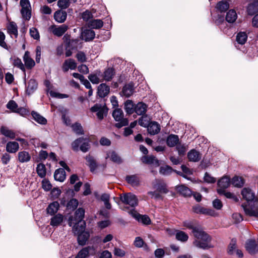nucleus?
<instances>
[{
  "instance_id": "obj_56",
  "label": "nucleus",
  "mask_w": 258,
  "mask_h": 258,
  "mask_svg": "<svg viewBox=\"0 0 258 258\" xmlns=\"http://www.w3.org/2000/svg\"><path fill=\"white\" fill-rule=\"evenodd\" d=\"M138 123L142 126L147 127L149 123L148 116L147 115H142L139 119Z\"/></svg>"
},
{
  "instance_id": "obj_59",
  "label": "nucleus",
  "mask_w": 258,
  "mask_h": 258,
  "mask_svg": "<svg viewBox=\"0 0 258 258\" xmlns=\"http://www.w3.org/2000/svg\"><path fill=\"white\" fill-rule=\"evenodd\" d=\"M16 113L22 116L26 117L30 114V111L26 108L21 107L18 108Z\"/></svg>"
},
{
  "instance_id": "obj_33",
  "label": "nucleus",
  "mask_w": 258,
  "mask_h": 258,
  "mask_svg": "<svg viewBox=\"0 0 258 258\" xmlns=\"http://www.w3.org/2000/svg\"><path fill=\"white\" fill-rule=\"evenodd\" d=\"M103 25V21L100 19H93L89 21L88 23V27L91 29H100Z\"/></svg>"
},
{
  "instance_id": "obj_55",
  "label": "nucleus",
  "mask_w": 258,
  "mask_h": 258,
  "mask_svg": "<svg viewBox=\"0 0 258 258\" xmlns=\"http://www.w3.org/2000/svg\"><path fill=\"white\" fill-rule=\"evenodd\" d=\"M176 149L179 156L184 155L187 151L186 147L183 144H177Z\"/></svg>"
},
{
  "instance_id": "obj_19",
  "label": "nucleus",
  "mask_w": 258,
  "mask_h": 258,
  "mask_svg": "<svg viewBox=\"0 0 258 258\" xmlns=\"http://www.w3.org/2000/svg\"><path fill=\"white\" fill-rule=\"evenodd\" d=\"M95 36V32L91 29H86L81 33L82 39L86 42L92 41L94 38Z\"/></svg>"
},
{
  "instance_id": "obj_31",
  "label": "nucleus",
  "mask_w": 258,
  "mask_h": 258,
  "mask_svg": "<svg viewBox=\"0 0 258 258\" xmlns=\"http://www.w3.org/2000/svg\"><path fill=\"white\" fill-rule=\"evenodd\" d=\"M33 118L38 123L41 124H46L47 123V119L41 115L37 112L32 111L31 113Z\"/></svg>"
},
{
  "instance_id": "obj_2",
  "label": "nucleus",
  "mask_w": 258,
  "mask_h": 258,
  "mask_svg": "<svg viewBox=\"0 0 258 258\" xmlns=\"http://www.w3.org/2000/svg\"><path fill=\"white\" fill-rule=\"evenodd\" d=\"M241 195L246 204L241 205L246 215L258 217V200H255V194L249 188H244Z\"/></svg>"
},
{
  "instance_id": "obj_20",
  "label": "nucleus",
  "mask_w": 258,
  "mask_h": 258,
  "mask_svg": "<svg viewBox=\"0 0 258 258\" xmlns=\"http://www.w3.org/2000/svg\"><path fill=\"white\" fill-rule=\"evenodd\" d=\"M31 158V155L27 151H22L18 153V160L20 163L28 162L30 161Z\"/></svg>"
},
{
  "instance_id": "obj_36",
  "label": "nucleus",
  "mask_w": 258,
  "mask_h": 258,
  "mask_svg": "<svg viewBox=\"0 0 258 258\" xmlns=\"http://www.w3.org/2000/svg\"><path fill=\"white\" fill-rule=\"evenodd\" d=\"M86 160L88 162V165L92 172L95 171L97 167V164L94 158L90 155L86 157Z\"/></svg>"
},
{
  "instance_id": "obj_15",
  "label": "nucleus",
  "mask_w": 258,
  "mask_h": 258,
  "mask_svg": "<svg viewBox=\"0 0 258 258\" xmlns=\"http://www.w3.org/2000/svg\"><path fill=\"white\" fill-rule=\"evenodd\" d=\"M147 127L149 134L151 135H156L160 131V125L156 121L150 122Z\"/></svg>"
},
{
  "instance_id": "obj_40",
  "label": "nucleus",
  "mask_w": 258,
  "mask_h": 258,
  "mask_svg": "<svg viewBox=\"0 0 258 258\" xmlns=\"http://www.w3.org/2000/svg\"><path fill=\"white\" fill-rule=\"evenodd\" d=\"M237 18L236 11L234 10H229L226 14L225 19L230 23H234Z\"/></svg>"
},
{
  "instance_id": "obj_47",
  "label": "nucleus",
  "mask_w": 258,
  "mask_h": 258,
  "mask_svg": "<svg viewBox=\"0 0 258 258\" xmlns=\"http://www.w3.org/2000/svg\"><path fill=\"white\" fill-rule=\"evenodd\" d=\"M72 128L74 133L78 135H82L84 134V131L81 124L80 123L76 122L73 124Z\"/></svg>"
},
{
  "instance_id": "obj_41",
  "label": "nucleus",
  "mask_w": 258,
  "mask_h": 258,
  "mask_svg": "<svg viewBox=\"0 0 258 258\" xmlns=\"http://www.w3.org/2000/svg\"><path fill=\"white\" fill-rule=\"evenodd\" d=\"M135 105L131 100H127L124 103V110L128 114H132L135 111Z\"/></svg>"
},
{
  "instance_id": "obj_57",
  "label": "nucleus",
  "mask_w": 258,
  "mask_h": 258,
  "mask_svg": "<svg viewBox=\"0 0 258 258\" xmlns=\"http://www.w3.org/2000/svg\"><path fill=\"white\" fill-rule=\"evenodd\" d=\"M78 201L75 199H71L67 204V207L69 209L73 210L76 209L78 206Z\"/></svg>"
},
{
  "instance_id": "obj_25",
  "label": "nucleus",
  "mask_w": 258,
  "mask_h": 258,
  "mask_svg": "<svg viewBox=\"0 0 258 258\" xmlns=\"http://www.w3.org/2000/svg\"><path fill=\"white\" fill-rule=\"evenodd\" d=\"M54 178L55 180L62 182L66 178V174L64 170L62 168L56 169L54 173Z\"/></svg>"
},
{
  "instance_id": "obj_7",
  "label": "nucleus",
  "mask_w": 258,
  "mask_h": 258,
  "mask_svg": "<svg viewBox=\"0 0 258 258\" xmlns=\"http://www.w3.org/2000/svg\"><path fill=\"white\" fill-rule=\"evenodd\" d=\"M120 200L124 204L129 205L132 208V209H134L138 204V200L136 196L131 192L121 195Z\"/></svg>"
},
{
  "instance_id": "obj_24",
  "label": "nucleus",
  "mask_w": 258,
  "mask_h": 258,
  "mask_svg": "<svg viewBox=\"0 0 258 258\" xmlns=\"http://www.w3.org/2000/svg\"><path fill=\"white\" fill-rule=\"evenodd\" d=\"M153 186L160 192L167 194L168 192L166 184L159 180L156 179V183Z\"/></svg>"
},
{
  "instance_id": "obj_46",
  "label": "nucleus",
  "mask_w": 258,
  "mask_h": 258,
  "mask_svg": "<svg viewBox=\"0 0 258 258\" xmlns=\"http://www.w3.org/2000/svg\"><path fill=\"white\" fill-rule=\"evenodd\" d=\"M175 237L177 240L181 242H185L188 239V235L182 231H178L175 234Z\"/></svg>"
},
{
  "instance_id": "obj_45",
  "label": "nucleus",
  "mask_w": 258,
  "mask_h": 258,
  "mask_svg": "<svg viewBox=\"0 0 258 258\" xmlns=\"http://www.w3.org/2000/svg\"><path fill=\"white\" fill-rule=\"evenodd\" d=\"M231 183L235 187H241L244 184V181L242 177L236 176L232 178Z\"/></svg>"
},
{
  "instance_id": "obj_44",
  "label": "nucleus",
  "mask_w": 258,
  "mask_h": 258,
  "mask_svg": "<svg viewBox=\"0 0 258 258\" xmlns=\"http://www.w3.org/2000/svg\"><path fill=\"white\" fill-rule=\"evenodd\" d=\"M247 39V35L244 32H240L236 35V41L240 44H244Z\"/></svg>"
},
{
  "instance_id": "obj_50",
  "label": "nucleus",
  "mask_w": 258,
  "mask_h": 258,
  "mask_svg": "<svg viewBox=\"0 0 258 258\" xmlns=\"http://www.w3.org/2000/svg\"><path fill=\"white\" fill-rule=\"evenodd\" d=\"M108 112V108L105 106H103L100 110L98 111L96 115L98 118L101 120L103 119L104 116H106Z\"/></svg>"
},
{
  "instance_id": "obj_62",
  "label": "nucleus",
  "mask_w": 258,
  "mask_h": 258,
  "mask_svg": "<svg viewBox=\"0 0 258 258\" xmlns=\"http://www.w3.org/2000/svg\"><path fill=\"white\" fill-rule=\"evenodd\" d=\"M42 186L43 189L45 191H49L52 187V185L50 182L46 179L42 180Z\"/></svg>"
},
{
  "instance_id": "obj_39",
  "label": "nucleus",
  "mask_w": 258,
  "mask_h": 258,
  "mask_svg": "<svg viewBox=\"0 0 258 258\" xmlns=\"http://www.w3.org/2000/svg\"><path fill=\"white\" fill-rule=\"evenodd\" d=\"M110 158V160L116 163L120 164L122 162L121 158L114 151H111L107 153L106 159Z\"/></svg>"
},
{
  "instance_id": "obj_1",
  "label": "nucleus",
  "mask_w": 258,
  "mask_h": 258,
  "mask_svg": "<svg viewBox=\"0 0 258 258\" xmlns=\"http://www.w3.org/2000/svg\"><path fill=\"white\" fill-rule=\"evenodd\" d=\"M183 226L191 230V232L195 237L193 244L197 247L203 249L212 248L211 244L212 237L205 232L195 220H186L183 222Z\"/></svg>"
},
{
  "instance_id": "obj_58",
  "label": "nucleus",
  "mask_w": 258,
  "mask_h": 258,
  "mask_svg": "<svg viewBox=\"0 0 258 258\" xmlns=\"http://www.w3.org/2000/svg\"><path fill=\"white\" fill-rule=\"evenodd\" d=\"M257 8L255 7V5L254 3L250 4L248 5L247 8V14L249 15H254L256 12Z\"/></svg>"
},
{
  "instance_id": "obj_42",
  "label": "nucleus",
  "mask_w": 258,
  "mask_h": 258,
  "mask_svg": "<svg viewBox=\"0 0 258 258\" xmlns=\"http://www.w3.org/2000/svg\"><path fill=\"white\" fill-rule=\"evenodd\" d=\"M36 172L41 178H44L46 176V169L44 164L39 163L37 165Z\"/></svg>"
},
{
  "instance_id": "obj_9",
  "label": "nucleus",
  "mask_w": 258,
  "mask_h": 258,
  "mask_svg": "<svg viewBox=\"0 0 258 258\" xmlns=\"http://www.w3.org/2000/svg\"><path fill=\"white\" fill-rule=\"evenodd\" d=\"M38 84L34 79H30L26 84L25 82L26 94L30 95L33 94L37 89Z\"/></svg>"
},
{
  "instance_id": "obj_10",
  "label": "nucleus",
  "mask_w": 258,
  "mask_h": 258,
  "mask_svg": "<svg viewBox=\"0 0 258 258\" xmlns=\"http://www.w3.org/2000/svg\"><path fill=\"white\" fill-rule=\"evenodd\" d=\"M94 250L95 249L93 246L85 247L79 251L75 258H86L90 254H93Z\"/></svg>"
},
{
  "instance_id": "obj_23",
  "label": "nucleus",
  "mask_w": 258,
  "mask_h": 258,
  "mask_svg": "<svg viewBox=\"0 0 258 258\" xmlns=\"http://www.w3.org/2000/svg\"><path fill=\"white\" fill-rule=\"evenodd\" d=\"M187 157L190 161L198 162L201 159V154L196 150L192 149L187 153Z\"/></svg>"
},
{
  "instance_id": "obj_60",
  "label": "nucleus",
  "mask_w": 258,
  "mask_h": 258,
  "mask_svg": "<svg viewBox=\"0 0 258 258\" xmlns=\"http://www.w3.org/2000/svg\"><path fill=\"white\" fill-rule=\"evenodd\" d=\"M204 214L206 215H210L212 216H215L217 215L215 211L211 209H208L203 207L200 214Z\"/></svg>"
},
{
  "instance_id": "obj_13",
  "label": "nucleus",
  "mask_w": 258,
  "mask_h": 258,
  "mask_svg": "<svg viewBox=\"0 0 258 258\" xmlns=\"http://www.w3.org/2000/svg\"><path fill=\"white\" fill-rule=\"evenodd\" d=\"M134 91V84L133 82H130L123 86L121 94V95L126 97H129L133 94Z\"/></svg>"
},
{
  "instance_id": "obj_63",
  "label": "nucleus",
  "mask_w": 258,
  "mask_h": 258,
  "mask_svg": "<svg viewBox=\"0 0 258 258\" xmlns=\"http://www.w3.org/2000/svg\"><path fill=\"white\" fill-rule=\"evenodd\" d=\"M76 58L81 62H84L86 61V54L83 51H78L76 54Z\"/></svg>"
},
{
  "instance_id": "obj_29",
  "label": "nucleus",
  "mask_w": 258,
  "mask_h": 258,
  "mask_svg": "<svg viewBox=\"0 0 258 258\" xmlns=\"http://www.w3.org/2000/svg\"><path fill=\"white\" fill-rule=\"evenodd\" d=\"M147 106L143 102H139L135 106V111L138 115H143L147 111Z\"/></svg>"
},
{
  "instance_id": "obj_27",
  "label": "nucleus",
  "mask_w": 258,
  "mask_h": 258,
  "mask_svg": "<svg viewBox=\"0 0 258 258\" xmlns=\"http://www.w3.org/2000/svg\"><path fill=\"white\" fill-rule=\"evenodd\" d=\"M115 71L113 67L106 69L103 72L104 80L105 81H110L115 75Z\"/></svg>"
},
{
  "instance_id": "obj_14",
  "label": "nucleus",
  "mask_w": 258,
  "mask_h": 258,
  "mask_svg": "<svg viewBox=\"0 0 258 258\" xmlns=\"http://www.w3.org/2000/svg\"><path fill=\"white\" fill-rule=\"evenodd\" d=\"M19 145L16 141H9L6 145V150L9 153L14 154L18 152Z\"/></svg>"
},
{
  "instance_id": "obj_3",
  "label": "nucleus",
  "mask_w": 258,
  "mask_h": 258,
  "mask_svg": "<svg viewBox=\"0 0 258 258\" xmlns=\"http://www.w3.org/2000/svg\"><path fill=\"white\" fill-rule=\"evenodd\" d=\"M84 215V209L79 208L76 211L74 216L70 218L69 224L71 226L74 224L73 230L76 233L85 229L86 223L83 220Z\"/></svg>"
},
{
  "instance_id": "obj_43",
  "label": "nucleus",
  "mask_w": 258,
  "mask_h": 258,
  "mask_svg": "<svg viewBox=\"0 0 258 258\" xmlns=\"http://www.w3.org/2000/svg\"><path fill=\"white\" fill-rule=\"evenodd\" d=\"M216 8L220 12H225L229 9V4L227 2L222 1L217 3Z\"/></svg>"
},
{
  "instance_id": "obj_30",
  "label": "nucleus",
  "mask_w": 258,
  "mask_h": 258,
  "mask_svg": "<svg viewBox=\"0 0 258 258\" xmlns=\"http://www.w3.org/2000/svg\"><path fill=\"white\" fill-rule=\"evenodd\" d=\"M246 250L250 254H254L256 251L257 246L255 241L254 240H249L245 245Z\"/></svg>"
},
{
  "instance_id": "obj_37",
  "label": "nucleus",
  "mask_w": 258,
  "mask_h": 258,
  "mask_svg": "<svg viewBox=\"0 0 258 258\" xmlns=\"http://www.w3.org/2000/svg\"><path fill=\"white\" fill-rule=\"evenodd\" d=\"M125 180L128 183L132 186H137L140 183L139 178L136 175H127L125 177Z\"/></svg>"
},
{
  "instance_id": "obj_51",
  "label": "nucleus",
  "mask_w": 258,
  "mask_h": 258,
  "mask_svg": "<svg viewBox=\"0 0 258 258\" xmlns=\"http://www.w3.org/2000/svg\"><path fill=\"white\" fill-rule=\"evenodd\" d=\"M173 171L172 168L166 165L165 166H161L160 168L159 172L161 174L164 175H169L172 173Z\"/></svg>"
},
{
  "instance_id": "obj_6",
  "label": "nucleus",
  "mask_w": 258,
  "mask_h": 258,
  "mask_svg": "<svg viewBox=\"0 0 258 258\" xmlns=\"http://www.w3.org/2000/svg\"><path fill=\"white\" fill-rule=\"evenodd\" d=\"M79 146L80 150L83 152H88L90 148L89 139L83 137L79 138L72 144V149L74 151H79Z\"/></svg>"
},
{
  "instance_id": "obj_18",
  "label": "nucleus",
  "mask_w": 258,
  "mask_h": 258,
  "mask_svg": "<svg viewBox=\"0 0 258 258\" xmlns=\"http://www.w3.org/2000/svg\"><path fill=\"white\" fill-rule=\"evenodd\" d=\"M109 87L105 84L102 83L98 87L97 93L101 98H104L106 96L109 94Z\"/></svg>"
},
{
  "instance_id": "obj_48",
  "label": "nucleus",
  "mask_w": 258,
  "mask_h": 258,
  "mask_svg": "<svg viewBox=\"0 0 258 258\" xmlns=\"http://www.w3.org/2000/svg\"><path fill=\"white\" fill-rule=\"evenodd\" d=\"M21 13L23 19L25 20H29L31 17V8L21 9Z\"/></svg>"
},
{
  "instance_id": "obj_17",
  "label": "nucleus",
  "mask_w": 258,
  "mask_h": 258,
  "mask_svg": "<svg viewBox=\"0 0 258 258\" xmlns=\"http://www.w3.org/2000/svg\"><path fill=\"white\" fill-rule=\"evenodd\" d=\"M67 17L66 12L61 10H57L54 13V20L59 23L64 22L67 19Z\"/></svg>"
},
{
  "instance_id": "obj_26",
  "label": "nucleus",
  "mask_w": 258,
  "mask_h": 258,
  "mask_svg": "<svg viewBox=\"0 0 258 258\" xmlns=\"http://www.w3.org/2000/svg\"><path fill=\"white\" fill-rule=\"evenodd\" d=\"M59 208V204L58 202L55 201L50 203L46 209L47 214L50 215H54L57 213Z\"/></svg>"
},
{
  "instance_id": "obj_16",
  "label": "nucleus",
  "mask_w": 258,
  "mask_h": 258,
  "mask_svg": "<svg viewBox=\"0 0 258 258\" xmlns=\"http://www.w3.org/2000/svg\"><path fill=\"white\" fill-rule=\"evenodd\" d=\"M53 34L58 37H60L67 31L68 26L63 24L58 27L52 26L51 27Z\"/></svg>"
},
{
  "instance_id": "obj_32",
  "label": "nucleus",
  "mask_w": 258,
  "mask_h": 258,
  "mask_svg": "<svg viewBox=\"0 0 258 258\" xmlns=\"http://www.w3.org/2000/svg\"><path fill=\"white\" fill-rule=\"evenodd\" d=\"M217 190L219 195H224L227 199H232L235 202H237L239 201L238 198L233 193L226 191L224 189H217Z\"/></svg>"
},
{
  "instance_id": "obj_38",
  "label": "nucleus",
  "mask_w": 258,
  "mask_h": 258,
  "mask_svg": "<svg viewBox=\"0 0 258 258\" xmlns=\"http://www.w3.org/2000/svg\"><path fill=\"white\" fill-rule=\"evenodd\" d=\"M7 31L10 35H14L15 38L18 37V27L14 22L10 23L9 26L7 27Z\"/></svg>"
},
{
  "instance_id": "obj_35",
  "label": "nucleus",
  "mask_w": 258,
  "mask_h": 258,
  "mask_svg": "<svg viewBox=\"0 0 258 258\" xmlns=\"http://www.w3.org/2000/svg\"><path fill=\"white\" fill-rule=\"evenodd\" d=\"M179 142V138L177 135H170L167 138V145L170 147H174L177 145Z\"/></svg>"
},
{
  "instance_id": "obj_28",
  "label": "nucleus",
  "mask_w": 258,
  "mask_h": 258,
  "mask_svg": "<svg viewBox=\"0 0 258 258\" xmlns=\"http://www.w3.org/2000/svg\"><path fill=\"white\" fill-rule=\"evenodd\" d=\"M230 184V179L229 177L225 176L220 179L218 181V189H224L228 188Z\"/></svg>"
},
{
  "instance_id": "obj_11",
  "label": "nucleus",
  "mask_w": 258,
  "mask_h": 258,
  "mask_svg": "<svg viewBox=\"0 0 258 258\" xmlns=\"http://www.w3.org/2000/svg\"><path fill=\"white\" fill-rule=\"evenodd\" d=\"M142 161L145 164L153 165V166L157 167L160 165L159 160L153 155L150 156H144L142 158Z\"/></svg>"
},
{
  "instance_id": "obj_61",
  "label": "nucleus",
  "mask_w": 258,
  "mask_h": 258,
  "mask_svg": "<svg viewBox=\"0 0 258 258\" xmlns=\"http://www.w3.org/2000/svg\"><path fill=\"white\" fill-rule=\"evenodd\" d=\"M204 181L208 183H214L216 182V178L212 177L208 172H206L204 177Z\"/></svg>"
},
{
  "instance_id": "obj_49",
  "label": "nucleus",
  "mask_w": 258,
  "mask_h": 258,
  "mask_svg": "<svg viewBox=\"0 0 258 258\" xmlns=\"http://www.w3.org/2000/svg\"><path fill=\"white\" fill-rule=\"evenodd\" d=\"M24 64H35L34 60L31 57L30 52L26 51L23 56Z\"/></svg>"
},
{
  "instance_id": "obj_12",
  "label": "nucleus",
  "mask_w": 258,
  "mask_h": 258,
  "mask_svg": "<svg viewBox=\"0 0 258 258\" xmlns=\"http://www.w3.org/2000/svg\"><path fill=\"white\" fill-rule=\"evenodd\" d=\"M73 232L75 235H78L77 239L79 244L84 245L89 237V233L87 232H85V230L76 233L75 231Z\"/></svg>"
},
{
  "instance_id": "obj_8",
  "label": "nucleus",
  "mask_w": 258,
  "mask_h": 258,
  "mask_svg": "<svg viewBox=\"0 0 258 258\" xmlns=\"http://www.w3.org/2000/svg\"><path fill=\"white\" fill-rule=\"evenodd\" d=\"M128 213L136 218L139 222H141L145 225H149L151 221L149 217L146 215H142L137 212L135 209H131Z\"/></svg>"
},
{
  "instance_id": "obj_53",
  "label": "nucleus",
  "mask_w": 258,
  "mask_h": 258,
  "mask_svg": "<svg viewBox=\"0 0 258 258\" xmlns=\"http://www.w3.org/2000/svg\"><path fill=\"white\" fill-rule=\"evenodd\" d=\"M236 248V240L234 238L232 239L230 244H229L228 248V253L229 254H233L234 252V250Z\"/></svg>"
},
{
  "instance_id": "obj_21",
  "label": "nucleus",
  "mask_w": 258,
  "mask_h": 258,
  "mask_svg": "<svg viewBox=\"0 0 258 258\" xmlns=\"http://www.w3.org/2000/svg\"><path fill=\"white\" fill-rule=\"evenodd\" d=\"M0 132L1 134L5 136L6 137L10 138V139H14L16 137L15 132L5 126H1L0 128Z\"/></svg>"
},
{
  "instance_id": "obj_22",
  "label": "nucleus",
  "mask_w": 258,
  "mask_h": 258,
  "mask_svg": "<svg viewBox=\"0 0 258 258\" xmlns=\"http://www.w3.org/2000/svg\"><path fill=\"white\" fill-rule=\"evenodd\" d=\"M63 220V216L60 214L54 215L51 218L50 225L53 227H57L60 225Z\"/></svg>"
},
{
  "instance_id": "obj_4",
  "label": "nucleus",
  "mask_w": 258,
  "mask_h": 258,
  "mask_svg": "<svg viewBox=\"0 0 258 258\" xmlns=\"http://www.w3.org/2000/svg\"><path fill=\"white\" fill-rule=\"evenodd\" d=\"M65 43L66 56L69 57L72 54V51H77L82 48V42L79 39H71V36L66 34L63 37Z\"/></svg>"
},
{
  "instance_id": "obj_52",
  "label": "nucleus",
  "mask_w": 258,
  "mask_h": 258,
  "mask_svg": "<svg viewBox=\"0 0 258 258\" xmlns=\"http://www.w3.org/2000/svg\"><path fill=\"white\" fill-rule=\"evenodd\" d=\"M7 108L11 110L12 112L16 113L18 108V105L16 102L14 100H10L6 105Z\"/></svg>"
},
{
  "instance_id": "obj_34",
  "label": "nucleus",
  "mask_w": 258,
  "mask_h": 258,
  "mask_svg": "<svg viewBox=\"0 0 258 258\" xmlns=\"http://www.w3.org/2000/svg\"><path fill=\"white\" fill-rule=\"evenodd\" d=\"M176 190L180 195L184 197H190L192 195L191 190L183 185L177 186Z\"/></svg>"
},
{
  "instance_id": "obj_64",
  "label": "nucleus",
  "mask_w": 258,
  "mask_h": 258,
  "mask_svg": "<svg viewBox=\"0 0 258 258\" xmlns=\"http://www.w3.org/2000/svg\"><path fill=\"white\" fill-rule=\"evenodd\" d=\"M92 17V14L88 10H86L84 12L82 15V18L85 21H88Z\"/></svg>"
},
{
  "instance_id": "obj_54",
  "label": "nucleus",
  "mask_w": 258,
  "mask_h": 258,
  "mask_svg": "<svg viewBox=\"0 0 258 258\" xmlns=\"http://www.w3.org/2000/svg\"><path fill=\"white\" fill-rule=\"evenodd\" d=\"M70 4V0H58L57 2V6L61 10L67 9Z\"/></svg>"
},
{
  "instance_id": "obj_5",
  "label": "nucleus",
  "mask_w": 258,
  "mask_h": 258,
  "mask_svg": "<svg viewBox=\"0 0 258 258\" xmlns=\"http://www.w3.org/2000/svg\"><path fill=\"white\" fill-rule=\"evenodd\" d=\"M112 115L114 120L117 122L114 125L116 127L120 128L128 125V120L126 118L124 117V113L121 108H115L112 112Z\"/></svg>"
}]
</instances>
